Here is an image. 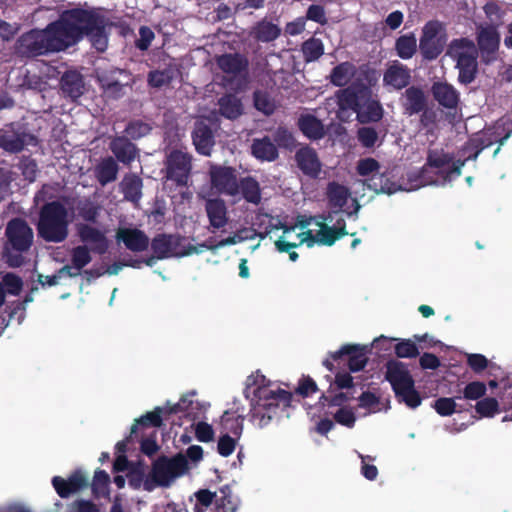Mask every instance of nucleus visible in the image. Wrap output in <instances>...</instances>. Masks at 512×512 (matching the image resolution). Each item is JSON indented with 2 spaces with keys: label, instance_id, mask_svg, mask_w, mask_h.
Returning <instances> with one entry per match:
<instances>
[{
  "label": "nucleus",
  "instance_id": "obj_51",
  "mask_svg": "<svg viewBox=\"0 0 512 512\" xmlns=\"http://www.w3.org/2000/svg\"><path fill=\"white\" fill-rule=\"evenodd\" d=\"M274 142L278 148L293 151L297 147V140L291 130H277L274 135Z\"/></svg>",
  "mask_w": 512,
  "mask_h": 512
},
{
  "label": "nucleus",
  "instance_id": "obj_9",
  "mask_svg": "<svg viewBox=\"0 0 512 512\" xmlns=\"http://www.w3.org/2000/svg\"><path fill=\"white\" fill-rule=\"evenodd\" d=\"M368 349L359 344H345L335 352H329V357L322 364L330 372L335 371L333 361L340 363L344 357H347L348 368L351 372H358L365 368L368 362Z\"/></svg>",
  "mask_w": 512,
  "mask_h": 512
},
{
  "label": "nucleus",
  "instance_id": "obj_4",
  "mask_svg": "<svg viewBox=\"0 0 512 512\" xmlns=\"http://www.w3.org/2000/svg\"><path fill=\"white\" fill-rule=\"evenodd\" d=\"M69 223L68 210L63 203L58 200L46 202L39 210L38 236L46 242H63L69 234Z\"/></svg>",
  "mask_w": 512,
  "mask_h": 512
},
{
  "label": "nucleus",
  "instance_id": "obj_19",
  "mask_svg": "<svg viewBox=\"0 0 512 512\" xmlns=\"http://www.w3.org/2000/svg\"><path fill=\"white\" fill-rule=\"evenodd\" d=\"M385 378L391 384L394 393L414 382L407 366L398 360L387 361Z\"/></svg>",
  "mask_w": 512,
  "mask_h": 512
},
{
  "label": "nucleus",
  "instance_id": "obj_34",
  "mask_svg": "<svg viewBox=\"0 0 512 512\" xmlns=\"http://www.w3.org/2000/svg\"><path fill=\"white\" fill-rule=\"evenodd\" d=\"M214 130H193L192 139L196 151L204 156H209L215 145Z\"/></svg>",
  "mask_w": 512,
  "mask_h": 512
},
{
  "label": "nucleus",
  "instance_id": "obj_32",
  "mask_svg": "<svg viewBox=\"0 0 512 512\" xmlns=\"http://www.w3.org/2000/svg\"><path fill=\"white\" fill-rule=\"evenodd\" d=\"M218 65L229 79H233L241 75L246 63L240 55H223L219 57Z\"/></svg>",
  "mask_w": 512,
  "mask_h": 512
},
{
  "label": "nucleus",
  "instance_id": "obj_44",
  "mask_svg": "<svg viewBox=\"0 0 512 512\" xmlns=\"http://www.w3.org/2000/svg\"><path fill=\"white\" fill-rule=\"evenodd\" d=\"M395 396L412 409L420 406L422 402L419 392L415 389V382L396 391Z\"/></svg>",
  "mask_w": 512,
  "mask_h": 512
},
{
  "label": "nucleus",
  "instance_id": "obj_45",
  "mask_svg": "<svg viewBox=\"0 0 512 512\" xmlns=\"http://www.w3.org/2000/svg\"><path fill=\"white\" fill-rule=\"evenodd\" d=\"M396 51L400 58L410 59L416 52L417 40L414 35H404L396 41Z\"/></svg>",
  "mask_w": 512,
  "mask_h": 512
},
{
  "label": "nucleus",
  "instance_id": "obj_28",
  "mask_svg": "<svg viewBox=\"0 0 512 512\" xmlns=\"http://www.w3.org/2000/svg\"><path fill=\"white\" fill-rule=\"evenodd\" d=\"M383 80L386 85L401 89L409 83L410 73L403 65L396 63L387 69Z\"/></svg>",
  "mask_w": 512,
  "mask_h": 512
},
{
  "label": "nucleus",
  "instance_id": "obj_43",
  "mask_svg": "<svg viewBox=\"0 0 512 512\" xmlns=\"http://www.w3.org/2000/svg\"><path fill=\"white\" fill-rule=\"evenodd\" d=\"M353 396L349 395L348 392H337L334 393L333 385L329 386L328 394H322L319 401L323 406L327 407H345L344 405L352 399Z\"/></svg>",
  "mask_w": 512,
  "mask_h": 512
},
{
  "label": "nucleus",
  "instance_id": "obj_46",
  "mask_svg": "<svg viewBox=\"0 0 512 512\" xmlns=\"http://www.w3.org/2000/svg\"><path fill=\"white\" fill-rule=\"evenodd\" d=\"M221 113L229 118L234 119L242 113V104L236 97L227 95L219 101Z\"/></svg>",
  "mask_w": 512,
  "mask_h": 512
},
{
  "label": "nucleus",
  "instance_id": "obj_21",
  "mask_svg": "<svg viewBox=\"0 0 512 512\" xmlns=\"http://www.w3.org/2000/svg\"><path fill=\"white\" fill-rule=\"evenodd\" d=\"M205 211L209 219L210 226L212 228L221 229L227 225V206L223 199H207L205 202Z\"/></svg>",
  "mask_w": 512,
  "mask_h": 512
},
{
  "label": "nucleus",
  "instance_id": "obj_15",
  "mask_svg": "<svg viewBox=\"0 0 512 512\" xmlns=\"http://www.w3.org/2000/svg\"><path fill=\"white\" fill-rule=\"evenodd\" d=\"M320 218L322 221L316 223L320 227L317 236H314L310 230L305 233L307 235L306 239L311 242L308 244L309 246L316 241L321 245L332 246L338 239L349 234L346 230V223L343 218H341L342 226L339 227H330L323 222H331L333 220L332 212H329L327 216H320Z\"/></svg>",
  "mask_w": 512,
  "mask_h": 512
},
{
  "label": "nucleus",
  "instance_id": "obj_6",
  "mask_svg": "<svg viewBox=\"0 0 512 512\" xmlns=\"http://www.w3.org/2000/svg\"><path fill=\"white\" fill-rule=\"evenodd\" d=\"M512 135V130H507V132L500 136V134L496 133H485V130H480L475 133L469 140L463 145L460 150L464 159L456 160L449 170L446 173L445 180L451 181L452 179L459 177L461 175V169L465 165V163L469 160H476L478 155L485 149L490 147L492 144L498 142V147L495 149L493 153V157H495L499 151L500 147L505 144L507 139Z\"/></svg>",
  "mask_w": 512,
  "mask_h": 512
},
{
  "label": "nucleus",
  "instance_id": "obj_7",
  "mask_svg": "<svg viewBox=\"0 0 512 512\" xmlns=\"http://www.w3.org/2000/svg\"><path fill=\"white\" fill-rule=\"evenodd\" d=\"M447 55L456 61L459 69V81L468 84L475 78L477 71V49L471 40L459 39L450 43Z\"/></svg>",
  "mask_w": 512,
  "mask_h": 512
},
{
  "label": "nucleus",
  "instance_id": "obj_20",
  "mask_svg": "<svg viewBox=\"0 0 512 512\" xmlns=\"http://www.w3.org/2000/svg\"><path fill=\"white\" fill-rule=\"evenodd\" d=\"M78 235L82 242L92 244L91 251L93 253L103 255L109 249V240L105 234L93 226L81 224L78 228Z\"/></svg>",
  "mask_w": 512,
  "mask_h": 512
},
{
  "label": "nucleus",
  "instance_id": "obj_42",
  "mask_svg": "<svg viewBox=\"0 0 512 512\" xmlns=\"http://www.w3.org/2000/svg\"><path fill=\"white\" fill-rule=\"evenodd\" d=\"M280 32L279 26L269 21H261L254 28L255 37L262 42L275 40L280 35Z\"/></svg>",
  "mask_w": 512,
  "mask_h": 512
},
{
  "label": "nucleus",
  "instance_id": "obj_11",
  "mask_svg": "<svg viewBox=\"0 0 512 512\" xmlns=\"http://www.w3.org/2000/svg\"><path fill=\"white\" fill-rule=\"evenodd\" d=\"M210 183L218 193L236 196L239 193V181L234 167L213 164L209 168Z\"/></svg>",
  "mask_w": 512,
  "mask_h": 512
},
{
  "label": "nucleus",
  "instance_id": "obj_61",
  "mask_svg": "<svg viewBox=\"0 0 512 512\" xmlns=\"http://www.w3.org/2000/svg\"><path fill=\"white\" fill-rule=\"evenodd\" d=\"M174 77L172 70L154 71L149 74L148 82L153 87H162L167 85Z\"/></svg>",
  "mask_w": 512,
  "mask_h": 512
},
{
  "label": "nucleus",
  "instance_id": "obj_58",
  "mask_svg": "<svg viewBox=\"0 0 512 512\" xmlns=\"http://www.w3.org/2000/svg\"><path fill=\"white\" fill-rule=\"evenodd\" d=\"M3 287H6V292L11 295H18L20 294L23 282L22 279L14 274V273H7L3 276Z\"/></svg>",
  "mask_w": 512,
  "mask_h": 512
},
{
  "label": "nucleus",
  "instance_id": "obj_24",
  "mask_svg": "<svg viewBox=\"0 0 512 512\" xmlns=\"http://www.w3.org/2000/svg\"><path fill=\"white\" fill-rule=\"evenodd\" d=\"M251 155L261 162H274L279 157L277 146L268 136L256 138L251 144Z\"/></svg>",
  "mask_w": 512,
  "mask_h": 512
},
{
  "label": "nucleus",
  "instance_id": "obj_10",
  "mask_svg": "<svg viewBox=\"0 0 512 512\" xmlns=\"http://www.w3.org/2000/svg\"><path fill=\"white\" fill-rule=\"evenodd\" d=\"M446 38L442 25L437 21L428 22L422 31L419 48L424 58L432 60L443 50Z\"/></svg>",
  "mask_w": 512,
  "mask_h": 512
},
{
  "label": "nucleus",
  "instance_id": "obj_23",
  "mask_svg": "<svg viewBox=\"0 0 512 512\" xmlns=\"http://www.w3.org/2000/svg\"><path fill=\"white\" fill-rule=\"evenodd\" d=\"M500 36L496 29L492 26L482 28L478 34V44L485 61L494 58V53L499 47Z\"/></svg>",
  "mask_w": 512,
  "mask_h": 512
},
{
  "label": "nucleus",
  "instance_id": "obj_26",
  "mask_svg": "<svg viewBox=\"0 0 512 512\" xmlns=\"http://www.w3.org/2000/svg\"><path fill=\"white\" fill-rule=\"evenodd\" d=\"M111 150L118 161L130 164L137 155L136 146L125 137H118L111 142Z\"/></svg>",
  "mask_w": 512,
  "mask_h": 512
},
{
  "label": "nucleus",
  "instance_id": "obj_18",
  "mask_svg": "<svg viewBox=\"0 0 512 512\" xmlns=\"http://www.w3.org/2000/svg\"><path fill=\"white\" fill-rule=\"evenodd\" d=\"M52 485L61 498H68L71 494L76 493L88 485L86 476L80 471H74L68 479L60 476L52 478Z\"/></svg>",
  "mask_w": 512,
  "mask_h": 512
},
{
  "label": "nucleus",
  "instance_id": "obj_53",
  "mask_svg": "<svg viewBox=\"0 0 512 512\" xmlns=\"http://www.w3.org/2000/svg\"><path fill=\"white\" fill-rule=\"evenodd\" d=\"M487 387L484 382L472 381L463 389V398L467 400H480L486 395Z\"/></svg>",
  "mask_w": 512,
  "mask_h": 512
},
{
  "label": "nucleus",
  "instance_id": "obj_14",
  "mask_svg": "<svg viewBox=\"0 0 512 512\" xmlns=\"http://www.w3.org/2000/svg\"><path fill=\"white\" fill-rule=\"evenodd\" d=\"M191 403V400H188L186 397H182L178 403L172 406H167L163 408L156 407L153 411L147 412L146 414L142 415L140 418L135 420V423L131 426L130 437L133 434H136L138 425L161 427L163 424L162 414H164L165 416L176 414L187 409Z\"/></svg>",
  "mask_w": 512,
  "mask_h": 512
},
{
  "label": "nucleus",
  "instance_id": "obj_60",
  "mask_svg": "<svg viewBox=\"0 0 512 512\" xmlns=\"http://www.w3.org/2000/svg\"><path fill=\"white\" fill-rule=\"evenodd\" d=\"M237 439L238 438H235L228 434L222 435L219 438L218 444H217L218 453L223 457L230 456L235 450Z\"/></svg>",
  "mask_w": 512,
  "mask_h": 512
},
{
  "label": "nucleus",
  "instance_id": "obj_12",
  "mask_svg": "<svg viewBox=\"0 0 512 512\" xmlns=\"http://www.w3.org/2000/svg\"><path fill=\"white\" fill-rule=\"evenodd\" d=\"M192 157L180 150H173L166 160V178L178 186H185L192 169Z\"/></svg>",
  "mask_w": 512,
  "mask_h": 512
},
{
  "label": "nucleus",
  "instance_id": "obj_35",
  "mask_svg": "<svg viewBox=\"0 0 512 512\" xmlns=\"http://www.w3.org/2000/svg\"><path fill=\"white\" fill-rule=\"evenodd\" d=\"M406 178L407 182L404 183L401 189L407 191L416 190L433 182L432 178L428 176V168L426 166L421 169L407 171Z\"/></svg>",
  "mask_w": 512,
  "mask_h": 512
},
{
  "label": "nucleus",
  "instance_id": "obj_37",
  "mask_svg": "<svg viewBox=\"0 0 512 512\" xmlns=\"http://www.w3.org/2000/svg\"><path fill=\"white\" fill-rule=\"evenodd\" d=\"M356 68L349 62L337 65L330 74V81L335 86H345L355 76Z\"/></svg>",
  "mask_w": 512,
  "mask_h": 512
},
{
  "label": "nucleus",
  "instance_id": "obj_50",
  "mask_svg": "<svg viewBox=\"0 0 512 512\" xmlns=\"http://www.w3.org/2000/svg\"><path fill=\"white\" fill-rule=\"evenodd\" d=\"M460 398V396H456L455 398H438L437 400H435L433 408L440 416H451L453 413L457 412L458 405L456 404L455 399Z\"/></svg>",
  "mask_w": 512,
  "mask_h": 512
},
{
  "label": "nucleus",
  "instance_id": "obj_25",
  "mask_svg": "<svg viewBox=\"0 0 512 512\" xmlns=\"http://www.w3.org/2000/svg\"><path fill=\"white\" fill-rule=\"evenodd\" d=\"M432 93L436 101L446 108H454L459 102L458 91L446 82L434 83Z\"/></svg>",
  "mask_w": 512,
  "mask_h": 512
},
{
  "label": "nucleus",
  "instance_id": "obj_22",
  "mask_svg": "<svg viewBox=\"0 0 512 512\" xmlns=\"http://www.w3.org/2000/svg\"><path fill=\"white\" fill-rule=\"evenodd\" d=\"M130 75L124 70L115 69L111 76H101L100 82L105 93L112 97H119L123 94V88L129 84Z\"/></svg>",
  "mask_w": 512,
  "mask_h": 512
},
{
  "label": "nucleus",
  "instance_id": "obj_3",
  "mask_svg": "<svg viewBox=\"0 0 512 512\" xmlns=\"http://www.w3.org/2000/svg\"><path fill=\"white\" fill-rule=\"evenodd\" d=\"M370 96L371 91L365 86L352 85L339 90L333 99L339 107L337 116L343 119L351 110L361 123L378 121L382 117V107L377 101L370 100Z\"/></svg>",
  "mask_w": 512,
  "mask_h": 512
},
{
  "label": "nucleus",
  "instance_id": "obj_39",
  "mask_svg": "<svg viewBox=\"0 0 512 512\" xmlns=\"http://www.w3.org/2000/svg\"><path fill=\"white\" fill-rule=\"evenodd\" d=\"M453 155L438 151H430L427 157V166L442 169L443 178L454 163Z\"/></svg>",
  "mask_w": 512,
  "mask_h": 512
},
{
  "label": "nucleus",
  "instance_id": "obj_47",
  "mask_svg": "<svg viewBox=\"0 0 512 512\" xmlns=\"http://www.w3.org/2000/svg\"><path fill=\"white\" fill-rule=\"evenodd\" d=\"M90 252H92L91 249H89L86 245H79L72 249L71 263L74 269L81 271L92 261Z\"/></svg>",
  "mask_w": 512,
  "mask_h": 512
},
{
  "label": "nucleus",
  "instance_id": "obj_62",
  "mask_svg": "<svg viewBox=\"0 0 512 512\" xmlns=\"http://www.w3.org/2000/svg\"><path fill=\"white\" fill-rule=\"evenodd\" d=\"M195 437L198 441L208 443L214 439V430L212 425L200 421L195 426Z\"/></svg>",
  "mask_w": 512,
  "mask_h": 512
},
{
  "label": "nucleus",
  "instance_id": "obj_48",
  "mask_svg": "<svg viewBox=\"0 0 512 512\" xmlns=\"http://www.w3.org/2000/svg\"><path fill=\"white\" fill-rule=\"evenodd\" d=\"M475 410L480 415V417H493L496 413L499 412V403L497 399L493 397H482L477 401Z\"/></svg>",
  "mask_w": 512,
  "mask_h": 512
},
{
  "label": "nucleus",
  "instance_id": "obj_13",
  "mask_svg": "<svg viewBox=\"0 0 512 512\" xmlns=\"http://www.w3.org/2000/svg\"><path fill=\"white\" fill-rule=\"evenodd\" d=\"M7 245L17 252L29 250L33 242V231L27 222L20 218L9 221L6 227ZM8 249V246H6Z\"/></svg>",
  "mask_w": 512,
  "mask_h": 512
},
{
  "label": "nucleus",
  "instance_id": "obj_49",
  "mask_svg": "<svg viewBox=\"0 0 512 512\" xmlns=\"http://www.w3.org/2000/svg\"><path fill=\"white\" fill-rule=\"evenodd\" d=\"M302 51L306 61H314L318 59L324 52L323 43L321 40L312 38L304 42Z\"/></svg>",
  "mask_w": 512,
  "mask_h": 512
},
{
  "label": "nucleus",
  "instance_id": "obj_41",
  "mask_svg": "<svg viewBox=\"0 0 512 512\" xmlns=\"http://www.w3.org/2000/svg\"><path fill=\"white\" fill-rule=\"evenodd\" d=\"M221 496L216 499L217 512H236L238 500L233 497L229 485H224L219 490Z\"/></svg>",
  "mask_w": 512,
  "mask_h": 512
},
{
  "label": "nucleus",
  "instance_id": "obj_30",
  "mask_svg": "<svg viewBox=\"0 0 512 512\" xmlns=\"http://www.w3.org/2000/svg\"><path fill=\"white\" fill-rule=\"evenodd\" d=\"M142 185V179L138 175H126L120 183L124 198L131 202H138L142 196Z\"/></svg>",
  "mask_w": 512,
  "mask_h": 512
},
{
  "label": "nucleus",
  "instance_id": "obj_33",
  "mask_svg": "<svg viewBox=\"0 0 512 512\" xmlns=\"http://www.w3.org/2000/svg\"><path fill=\"white\" fill-rule=\"evenodd\" d=\"M239 183V192L243 198L251 204L258 205L261 202V188L259 182L252 176L241 178Z\"/></svg>",
  "mask_w": 512,
  "mask_h": 512
},
{
  "label": "nucleus",
  "instance_id": "obj_55",
  "mask_svg": "<svg viewBox=\"0 0 512 512\" xmlns=\"http://www.w3.org/2000/svg\"><path fill=\"white\" fill-rule=\"evenodd\" d=\"M255 107L257 110L266 115H270L276 109V102L265 92H256L254 98Z\"/></svg>",
  "mask_w": 512,
  "mask_h": 512
},
{
  "label": "nucleus",
  "instance_id": "obj_5",
  "mask_svg": "<svg viewBox=\"0 0 512 512\" xmlns=\"http://www.w3.org/2000/svg\"><path fill=\"white\" fill-rule=\"evenodd\" d=\"M188 469V460L182 453L172 457L161 455L152 463L151 471L144 481V490L151 492L156 487L167 488Z\"/></svg>",
  "mask_w": 512,
  "mask_h": 512
},
{
  "label": "nucleus",
  "instance_id": "obj_54",
  "mask_svg": "<svg viewBox=\"0 0 512 512\" xmlns=\"http://www.w3.org/2000/svg\"><path fill=\"white\" fill-rule=\"evenodd\" d=\"M109 482L110 477L106 471L101 469L96 470L92 482L93 494L99 496L100 494L108 493Z\"/></svg>",
  "mask_w": 512,
  "mask_h": 512
},
{
  "label": "nucleus",
  "instance_id": "obj_56",
  "mask_svg": "<svg viewBox=\"0 0 512 512\" xmlns=\"http://www.w3.org/2000/svg\"><path fill=\"white\" fill-rule=\"evenodd\" d=\"M0 147L5 151L17 153L23 150L24 141L17 135H3L0 137Z\"/></svg>",
  "mask_w": 512,
  "mask_h": 512
},
{
  "label": "nucleus",
  "instance_id": "obj_31",
  "mask_svg": "<svg viewBox=\"0 0 512 512\" xmlns=\"http://www.w3.org/2000/svg\"><path fill=\"white\" fill-rule=\"evenodd\" d=\"M61 86L63 92L72 99H76L83 94V79L81 75L75 71H69L63 75Z\"/></svg>",
  "mask_w": 512,
  "mask_h": 512
},
{
  "label": "nucleus",
  "instance_id": "obj_1",
  "mask_svg": "<svg viewBox=\"0 0 512 512\" xmlns=\"http://www.w3.org/2000/svg\"><path fill=\"white\" fill-rule=\"evenodd\" d=\"M107 21L103 15L93 10L72 9L61 14L45 29L31 30L18 40L19 49L29 55H43L59 52L76 44L83 35H88L92 45L98 51L107 47L105 27Z\"/></svg>",
  "mask_w": 512,
  "mask_h": 512
},
{
  "label": "nucleus",
  "instance_id": "obj_57",
  "mask_svg": "<svg viewBox=\"0 0 512 512\" xmlns=\"http://www.w3.org/2000/svg\"><path fill=\"white\" fill-rule=\"evenodd\" d=\"M333 418L335 422L340 425H343L347 428H353L356 422V416L354 411L348 407L339 408L336 413H334Z\"/></svg>",
  "mask_w": 512,
  "mask_h": 512
},
{
  "label": "nucleus",
  "instance_id": "obj_29",
  "mask_svg": "<svg viewBox=\"0 0 512 512\" xmlns=\"http://www.w3.org/2000/svg\"><path fill=\"white\" fill-rule=\"evenodd\" d=\"M349 195V190L344 185L336 182L329 183L327 189L328 203L331 208L336 209L335 213L340 212L347 204Z\"/></svg>",
  "mask_w": 512,
  "mask_h": 512
},
{
  "label": "nucleus",
  "instance_id": "obj_17",
  "mask_svg": "<svg viewBox=\"0 0 512 512\" xmlns=\"http://www.w3.org/2000/svg\"><path fill=\"white\" fill-rule=\"evenodd\" d=\"M295 161L301 172L310 177L317 178L321 172L322 164L317 152L310 146L301 147L295 153Z\"/></svg>",
  "mask_w": 512,
  "mask_h": 512
},
{
  "label": "nucleus",
  "instance_id": "obj_52",
  "mask_svg": "<svg viewBox=\"0 0 512 512\" xmlns=\"http://www.w3.org/2000/svg\"><path fill=\"white\" fill-rule=\"evenodd\" d=\"M394 350L399 358H415L419 355L417 345L410 339H401L395 345Z\"/></svg>",
  "mask_w": 512,
  "mask_h": 512
},
{
  "label": "nucleus",
  "instance_id": "obj_8",
  "mask_svg": "<svg viewBox=\"0 0 512 512\" xmlns=\"http://www.w3.org/2000/svg\"><path fill=\"white\" fill-rule=\"evenodd\" d=\"M186 238L179 234L159 233L155 235L150 244L151 250L157 254L158 259H167L170 257H183L198 253L197 247L188 244L185 245Z\"/></svg>",
  "mask_w": 512,
  "mask_h": 512
},
{
  "label": "nucleus",
  "instance_id": "obj_16",
  "mask_svg": "<svg viewBox=\"0 0 512 512\" xmlns=\"http://www.w3.org/2000/svg\"><path fill=\"white\" fill-rule=\"evenodd\" d=\"M115 238L117 242L123 243L126 249L135 253L146 251L150 244L147 234L138 228H119Z\"/></svg>",
  "mask_w": 512,
  "mask_h": 512
},
{
  "label": "nucleus",
  "instance_id": "obj_38",
  "mask_svg": "<svg viewBox=\"0 0 512 512\" xmlns=\"http://www.w3.org/2000/svg\"><path fill=\"white\" fill-rule=\"evenodd\" d=\"M243 421L244 417L242 415H235V413H231L226 411L221 417V427L224 434L232 435L235 438H239L243 432Z\"/></svg>",
  "mask_w": 512,
  "mask_h": 512
},
{
  "label": "nucleus",
  "instance_id": "obj_59",
  "mask_svg": "<svg viewBox=\"0 0 512 512\" xmlns=\"http://www.w3.org/2000/svg\"><path fill=\"white\" fill-rule=\"evenodd\" d=\"M380 164L374 158H365L359 160L356 170L360 176H372L379 171Z\"/></svg>",
  "mask_w": 512,
  "mask_h": 512
},
{
  "label": "nucleus",
  "instance_id": "obj_63",
  "mask_svg": "<svg viewBox=\"0 0 512 512\" xmlns=\"http://www.w3.org/2000/svg\"><path fill=\"white\" fill-rule=\"evenodd\" d=\"M295 391L297 394L305 398L311 394L316 393L318 391V386L310 376H303L299 380L298 387Z\"/></svg>",
  "mask_w": 512,
  "mask_h": 512
},
{
  "label": "nucleus",
  "instance_id": "obj_2",
  "mask_svg": "<svg viewBox=\"0 0 512 512\" xmlns=\"http://www.w3.org/2000/svg\"><path fill=\"white\" fill-rule=\"evenodd\" d=\"M265 376H257L253 381L257 387L253 391L251 401L250 421L258 428H264L277 414L280 405L289 407L292 401V393L277 387L273 389L270 384H264Z\"/></svg>",
  "mask_w": 512,
  "mask_h": 512
},
{
  "label": "nucleus",
  "instance_id": "obj_36",
  "mask_svg": "<svg viewBox=\"0 0 512 512\" xmlns=\"http://www.w3.org/2000/svg\"><path fill=\"white\" fill-rule=\"evenodd\" d=\"M403 105L410 113H417L425 106V95L423 91L416 87H410L405 91Z\"/></svg>",
  "mask_w": 512,
  "mask_h": 512
},
{
  "label": "nucleus",
  "instance_id": "obj_40",
  "mask_svg": "<svg viewBox=\"0 0 512 512\" xmlns=\"http://www.w3.org/2000/svg\"><path fill=\"white\" fill-rule=\"evenodd\" d=\"M117 173L118 165L112 157L104 159L97 168V178L102 185L114 181Z\"/></svg>",
  "mask_w": 512,
  "mask_h": 512
},
{
  "label": "nucleus",
  "instance_id": "obj_27",
  "mask_svg": "<svg viewBox=\"0 0 512 512\" xmlns=\"http://www.w3.org/2000/svg\"><path fill=\"white\" fill-rule=\"evenodd\" d=\"M364 184L369 190L376 193L393 194L402 188V185L397 186L396 183L392 182L386 174L380 173L379 171L366 178Z\"/></svg>",
  "mask_w": 512,
  "mask_h": 512
},
{
  "label": "nucleus",
  "instance_id": "obj_64",
  "mask_svg": "<svg viewBox=\"0 0 512 512\" xmlns=\"http://www.w3.org/2000/svg\"><path fill=\"white\" fill-rule=\"evenodd\" d=\"M299 128H323L316 112L305 111L298 119Z\"/></svg>",
  "mask_w": 512,
  "mask_h": 512
}]
</instances>
